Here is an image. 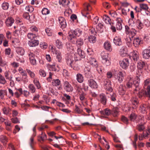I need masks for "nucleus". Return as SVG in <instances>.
<instances>
[{
    "label": "nucleus",
    "instance_id": "nucleus-1",
    "mask_svg": "<svg viewBox=\"0 0 150 150\" xmlns=\"http://www.w3.org/2000/svg\"><path fill=\"white\" fill-rule=\"evenodd\" d=\"M142 75L141 74L138 76H137L135 78V80H134L133 78L131 76H128L127 79L125 88H129L132 87L134 85L135 86L136 88L134 91H137L139 90V83L140 82V77Z\"/></svg>",
    "mask_w": 150,
    "mask_h": 150
},
{
    "label": "nucleus",
    "instance_id": "nucleus-2",
    "mask_svg": "<svg viewBox=\"0 0 150 150\" xmlns=\"http://www.w3.org/2000/svg\"><path fill=\"white\" fill-rule=\"evenodd\" d=\"M101 56L102 59V62L104 65L106 66H110L111 63L108 59V53L104 51H103L101 53Z\"/></svg>",
    "mask_w": 150,
    "mask_h": 150
},
{
    "label": "nucleus",
    "instance_id": "nucleus-3",
    "mask_svg": "<svg viewBox=\"0 0 150 150\" xmlns=\"http://www.w3.org/2000/svg\"><path fill=\"white\" fill-rule=\"evenodd\" d=\"M64 90L67 92H71L73 90V88L71 85L68 81H65L63 83Z\"/></svg>",
    "mask_w": 150,
    "mask_h": 150
},
{
    "label": "nucleus",
    "instance_id": "nucleus-4",
    "mask_svg": "<svg viewBox=\"0 0 150 150\" xmlns=\"http://www.w3.org/2000/svg\"><path fill=\"white\" fill-rule=\"evenodd\" d=\"M120 67L124 69H126L129 64V61L127 59H124L119 62Z\"/></svg>",
    "mask_w": 150,
    "mask_h": 150
},
{
    "label": "nucleus",
    "instance_id": "nucleus-5",
    "mask_svg": "<svg viewBox=\"0 0 150 150\" xmlns=\"http://www.w3.org/2000/svg\"><path fill=\"white\" fill-rule=\"evenodd\" d=\"M51 50L52 52L56 54V58L58 59V61L59 62H61L62 57L60 52L59 51L56 50L52 47H51Z\"/></svg>",
    "mask_w": 150,
    "mask_h": 150
},
{
    "label": "nucleus",
    "instance_id": "nucleus-6",
    "mask_svg": "<svg viewBox=\"0 0 150 150\" xmlns=\"http://www.w3.org/2000/svg\"><path fill=\"white\" fill-rule=\"evenodd\" d=\"M88 84L89 86L92 88L96 89L98 87V85L96 82L92 79H90L88 80Z\"/></svg>",
    "mask_w": 150,
    "mask_h": 150
},
{
    "label": "nucleus",
    "instance_id": "nucleus-7",
    "mask_svg": "<svg viewBox=\"0 0 150 150\" xmlns=\"http://www.w3.org/2000/svg\"><path fill=\"white\" fill-rule=\"evenodd\" d=\"M142 54L143 58L145 59L150 58V50L146 49L144 50L142 53Z\"/></svg>",
    "mask_w": 150,
    "mask_h": 150
},
{
    "label": "nucleus",
    "instance_id": "nucleus-8",
    "mask_svg": "<svg viewBox=\"0 0 150 150\" xmlns=\"http://www.w3.org/2000/svg\"><path fill=\"white\" fill-rule=\"evenodd\" d=\"M58 20L60 27L62 29L65 28L67 24L64 18L63 17H59L58 18Z\"/></svg>",
    "mask_w": 150,
    "mask_h": 150
},
{
    "label": "nucleus",
    "instance_id": "nucleus-9",
    "mask_svg": "<svg viewBox=\"0 0 150 150\" xmlns=\"http://www.w3.org/2000/svg\"><path fill=\"white\" fill-rule=\"evenodd\" d=\"M116 79L120 83H121L123 81L124 76L123 73L121 71H119L115 76Z\"/></svg>",
    "mask_w": 150,
    "mask_h": 150
},
{
    "label": "nucleus",
    "instance_id": "nucleus-10",
    "mask_svg": "<svg viewBox=\"0 0 150 150\" xmlns=\"http://www.w3.org/2000/svg\"><path fill=\"white\" fill-rule=\"evenodd\" d=\"M3 113L6 115H8L11 114V109L8 106L4 107L2 109Z\"/></svg>",
    "mask_w": 150,
    "mask_h": 150
},
{
    "label": "nucleus",
    "instance_id": "nucleus-11",
    "mask_svg": "<svg viewBox=\"0 0 150 150\" xmlns=\"http://www.w3.org/2000/svg\"><path fill=\"white\" fill-rule=\"evenodd\" d=\"M66 62L67 64L71 66L74 62L73 57L71 55H69L66 58Z\"/></svg>",
    "mask_w": 150,
    "mask_h": 150
},
{
    "label": "nucleus",
    "instance_id": "nucleus-12",
    "mask_svg": "<svg viewBox=\"0 0 150 150\" xmlns=\"http://www.w3.org/2000/svg\"><path fill=\"white\" fill-rule=\"evenodd\" d=\"M88 62L93 67H96L98 66L97 61L93 58L90 57L88 60Z\"/></svg>",
    "mask_w": 150,
    "mask_h": 150
},
{
    "label": "nucleus",
    "instance_id": "nucleus-13",
    "mask_svg": "<svg viewBox=\"0 0 150 150\" xmlns=\"http://www.w3.org/2000/svg\"><path fill=\"white\" fill-rule=\"evenodd\" d=\"M131 57L134 62H137L139 59V54L138 52L137 51H134L132 52Z\"/></svg>",
    "mask_w": 150,
    "mask_h": 150
},
{
    "label": "nucleus",
    "instance_id": "nucleus-14",
    "mask_svg": "<svg viewBox=\"0 0 150 150\" xmlns=\"http://www.w3.org/2000/svg\"><path fill=\"white\" fill-rule=\"evenodd\" d=\"M148 108V105L143 104L140 105L139 110L142 113H144L146 112V111Z\"/></svg>",
    "mask_w": 150,
    "mask_h": 150
},
{
    "label": "nucleus",
    "instance_id": "nucleus-15",
    "mask_svg": "<svg viewBox=\"0 0 150 150\" xmlns=\"http://www.w3.org/2000/svg\"><path fill=\"white\" fill-rule=\"evenodd\" d=\"M100 99L101 103L103 105L106 104L107 101L106 97L105 94L101 93L100 95Z\"/></svg>",
    "mask_w": 150,
    "mask_h": 150
},
{
    "label": "nucleus",
    "instance_id": "nucleus-16",
    "mask_svg": "<svg viewBox=\"0 0 150 150\" xmlns=\"http://www.w3.org/2000/svg\"><path fill=\"white\" fill-rule=\"evenodd\" d=\"M100 112L101 115L109 116L111 114V110L108 108L104 109L103 110L100 111Z\"/></svg>",
    "mask_w": 150,
    "mask_h": 150
},
{
    "label": "nucleus",
    "instance_id": "nucleus-17",
    "mask_svg": "<svg viewBox=\"0 0 150 150\" xmlns=\"http://www.w3.org/2000/svg\"><path fill=\"white\" fill-rule=\"evenodd\" d=\"M14 22V19L12 17H8L6 19V23L8 26H11Z\"/></svg>",
    "mask_w": 150,
    "mask_h": 150
},
{
    "label": "nucleus",
    "instance_id": "nucleus-18",
    "mask_svg": "<svg viewBox=\"0 0 150 150\" xmlns=\"http://www.w3.org/2000/svg\"><path fill=\"white\" fill-rule=\"evenodd\" d=\"M125 88L122 84L120 85L118 88V91L119 94L121 95H124L125 94Z\"/></svg>",
    "mask_w": 150,
    "mask_h": 150
},
{
    "label": "nucleus",
    "instance_id": "nucleus-19",
    "mask_svg": "<svg viewBox=\"0 0 150 150\" xmlns=\"http://www.w3.org/2000/svg\"><path fill=\"white\" fill-rule=\"evenodd\" d=\"M127 48L125 46L122 47L120 49L119 53L120 55L123 57L125 56L127 53Z\"/></svg>",
    "mask_w": 150,
    "mask_h": 150
},
{
    "label": "nucleus",
    "instance_id": "nucleus-20",
    "mask_svg": "<svg viewBox=\"0 0 150 150\" xmlns=\"http://www.w3.org/2000/svg\"><path fill=\"white\" fill-rule=\"evenodd\" d=\"M84 72L85 75L87 78H90L92 77V73L90 71V69L85 67L84 69Z\"/></svg>",
    "mask_w": 150,
    "mask_h": 150
},
{
    "label": "nucleus",
    "instance_id": "nucleus-21",
    "mask_svg": "<svg viewBox=\"0 0 150 150\" xmlns=\"http://www.w3.org/2000/svg\"><path fill=\"white\" fill-rule=\"evenodd\" d=\"M76 79L77 81L80 83H82L84 80L83 75L80 73H78L76 75Z\"/></svg>",
    "mask_w": 150,
    "mask_h": 150
},
{
    "label": "nucleus",
    "instance_id": "nucleus-22",
    "mask_svg": "<svg viewBox=\"0 0 150 150\" xmlns=\"http://www.w3.org/2000/svg\"><path fill=\"white\" fill-rule=\"evenodd\" d=\"M106 83L105 84V88L108 91L111 92L113 89L111 87V84L110 81H107Z\"/></svg>",
    "mask_w": 150,
    "mask_h": 150
},
{
    "label": "nucleus",
    "instance_id": "nucleus-23",
    "mask_svg": "<svg viewBox=\"0 0 150 150\" xmlns=\"http://www.w3.org/2000/svg\"><path fill=\"white\" fill-rule=\"evenodd\" d=\"M38 41L36 40H33L28 42L29 45L32 47L36 46L38 45Z\"/></svg>",
    "mask_w": 150,
    "mask_h": 150
},
{
    "label": "nucleus",
    "instance_id": "nucleus-24",
    "mask_svg": "<svg viewBox=\"0 0 150 150\" xmlns=\"http://www.w3.org/2000/svg\"><path fill=\"white\" fill-rule=\"evenodd\" d=\"M142 41L139 38H135L133 41V44L135 47H138L140 45Z\"/></svg>",
    "mask_w": 150,
    "mask_h": 150
},
{
    "label": "nucleus",
    "instance_id": "nucleus-25",
    "mask_svg": "<svg viewBox=\"0 0 150 150\" xmlns=\"http://www.w3.org/2000/svg\"><path fill=\"white\" fill-rule=\"evenodd\" d=\"M0 141L4 145L6 144L8 141V139L5 136L1 135L0 136Z\"/></svg>",
    "mask_w": 150,
    "mask_h": 150
},
{
    "label": "nucleus",
    "instance_id": "nucleus-26",
    "mask_svg": "<svg viewBox=\"0 0 150 150\" xmlns=\"http://www.w3.org/2000/svg\"><path fill=\"white\" fill-rule=\"evenodd\" d=\"M132 104L135 106L134 108H136L139 103V101L137 98L133 97L130 100Z\"/></svg>",
    "mask_w": 150,
    "mask_h": 150
},
{
    "label": "nucleus",
    "instance_id": "nucleus-27",
    "mask_svg": "<svg viewBox=\"0 0 150 150\" xmlns=\"http://www.w3.org/2000/svg\"><path fill=\"white\" fill-rule=\"evenodd\" d=\"M16 51L19 55H23L25 53L24 49L21 47H18L16 48Z\"/></svg>",
    "mask_w": 150,
    "mask_h": 150
},
{
    "label": "nucleus",
    "instance_id": "nucleus-28",
    "mask_svg": "<svg viewBox=\"0 0 150 150\" xmlns=\"http://www.w3.org/2000/svg\"><path fill=\"white\" fill-rule=\"evenodd\" d=\"M114 43L117 45H120L122 44V41L121 38L118 37H115L113 40Z\"/></svg>",
    "mask_w": 150,
    "mask_h": 150
},
{
    "label": "nucleus",
    "instance_id": "nucleus-29",
    "mask_svg": "<svg viewBox=\"0 0 150 150\" xmlns=\"http://www.w3.org/2000/svg\"><path fill=\"white\" fill-rule=\"evenodd\" d=\"M105 49L109 51H111L112 50L110 43L108 41H106L104 44Z\"/></svg>",
    "mask_w": 150,
    "mask_h": 150
},
{
    "label": "nucleus",
    "instance_id": "nucleus-30",
    "mask_svg": "<svg viewBox=\"0 0 150 150\" xmlns=\"http://www.w3.org/2000/svg\"><path fill=\"white\" fill-rule=\"evenodd\" d=\"M103 20L106 23L111 25L112 23L111 20L107 15L103 16Z\"/></svg>",
    "mask_w": 150,
    "mask_h": 150
},
{
    "label": "nucleus",
    "instance_id": "nucleus-31",
    "mask_svg": "<svg viewBox=\"0 0 150 150\" xmlns=\"http://www.w3.org/2000/svg\"><path fill=\"white\" fill-rule=\"evenodd\" d=\"M27 37L28 39H30L31 40H32L36 38L37 36L33 33H30L28 34Z\"/></svg>",
    "mask_w": 150,
    "mask_h": 150
},
{
    "label": "nucleus",
    "instance_id": "nucleus-32",
    "mask_svg": "<svg viewBox=\"0 0 150 150\" xmlns=\"http://www.w3.org/2000/svg\"><path fill=\"white\" fill-rule=\"evenodd\" d=\"M60 81L58 79H54L52 82V84L54 86H58L60 84Z\"/></svg>",
    "mask_w": 150,
    "mask_h": 150
},
{
    "label": "nucleus",
    "instance_id": "nucleus-33",
    "mask_svg": "<svg viewBox=\"0 0 150 150\" xmlns=\"http://www.w3.org/2000/svg\"><path fill=\"white\" fill-rule=\"evenodd\" d=\"M56 46L59 49H62L63 47V44L61 41L57 40L55 42Z\"/></svg>",
    "mask_w": 150,
    "mask_h": 150
},
{
    "label": "nucleus",
    "instance_id": "nucleus-34",
    "mask_svg": "<svg viewBox=\"0 0 150 150\" xmlns=\"http://www.w3.org/2000/svg\"><path fill=\"white\" fill-rule=\"evenodd\" d=\"M74 30H71L68 33V39H71L72 38H75L76 35L74 34Z\"/></svg>",
    "mask_w": 150,
    "mask_h": 150
},
{
    "label": "nucleus",
    "instance_id": "nucleus-35",
    "mask_svg": "<svg viewBox=\"0 0 150 150\" xmlns=\"http://www.w3.org/2000/svg\"><path fill=\"white\" fill-rule=\"evenodd\" d=\"M97 29L100 33H102L103 31V26L101 23H99L97 26Z\"/></svg>",
    "mask_w": 150,
    "mask_h": 150
},
{
    "label": "nucleus",
    "instance_id": "nucleus-36",
    "mask_svg": "<svg viewBox=\"0 0 150 150\" xmlns=\"http://www.w3.org/2000/svg\"><path fill=\"white\" fill-rule=\"evenodd\" d=\"M70 67L75 70H78L79 69V64L77 62L75 61L74 64H72Z\"/></svg>",
    "mask_w": 150,
    "mask_h": 150
},
{
    "label": "nucleus",
    "instance_id": "nucleus-37",
    "mask_svg": "<svg viewBox=\"0 0 150 150\" xmlns=\"http://www.w3.org/2000/svg\"><path fill=\"white\" fill-rule=\"evenodd\" d=\"M28 88L31 93H33L35 92L36 89L33 84H29L28 86Z\"/></svg>",
    "mask_w": 150,
    "mask_h": 150
},
{
    "label": "nucleus",
    "instance_id": "nucleus-38",
    "mask_svg": "<svg viewBox=\"0 0 150 150\" xmlns=\"http://www.w3.org/2000/svg\"><path fill=\"white\" fill-rule=\"evenodd\" d=\"M83 41L82 39L79 38L76 40V45L78 47H80L83 45Z\"/></svg>",
    "mask_w": 150,
    "mask_h": 150
},
{
    "label": "nucleus",
    "instance_id": "nucleus-39",
    "mask_svg": "<svg viewBox=\"0 0 150 150\" xmlns=\"http://www.w3.org/2000/svg\"><path fill=\"white\" fill-rule=\"evenodd\" d=\"M88 40L91 43H94L96 41V37L93 35H91L88 37Z\"/></svg>",
    "mask_w": 150,
    "mask_h": 150
},
{
    "label": "nucleus",
    "instance_id": "nucleus-40",
    "mask_svg": "<svg viewBox=\"0 0 150 150\" xmlns=\"http://www.w3.org/2000/svg\"><path fill=\"white\" fill-rule=\"evenodd\" d=\"M48 68L50 71H57V69L54 64L50 65L48 64L47 65Z\"/></svg>",
    "mask_w": 150,
    "mask_h": 150
},
{
    "label": "nucleus",
    "instance_id": "nucleus-41",
    "mask_svg": "<svg viewBox=\"0 0 150 150\" xmlns=\"http://www.w3.org/2000/svg\"><path fill=\"white\" fill-rule=\"evenodd\" d=\"M136 24L137 28L139 29L142 28L143 25L142 23L139 20H137L136 23Z\"/></svg>",
    "mask_w": 150,
    "mask_h": 150
},
{
    "label": "nucleus",
    "instance_id": "nucleus-42",
    "mask_svg": "<svg viewBox=\"0 0 150 150\" xmlns=\"http://www.w3.org/2000/svg\"><path fill=\"white\" fill-rule=\"evenodd\" d=\"M74 34L76 36H79L82 33V31L79 29H77L74 30Z\"/></svg>",
    "mask_w": 150,
    "mask_h": 150
},
{
    "label": "nucleus",
    "instance_id": "nucleus-43",
    "mask_svg": "<svg viewBox=\"0 0 150 150\" xmlns=\"http://www.w3.org/2000/svg\"><path fill=\"white\" fill-rule=\"evenodd\" d=\"M136 30L135 29H132L130 30V33H129L128 34L130 36L129 37H130L131 38H133L136 34Z\"/></svg>",
    "mask_w": 150,
    "mask_h": 150
},
{
    "label": "nucleus",
    "instance_id": "nucleus-44",
    "mask_svg": "<svg viewBox=\"0 0 150 150\" xmlns=\"http://www.w3.org/2000/svg\"><path fill=\"white\" fill-rule=\"evenodd\" d=\"M77 53L79 56L81 58H84L85 57V54L84 52L82 51L80 48H78L77 49Z\"/></svg>",
    "mask_w": 150,
    "mask_h": 150
},
{
    "label": "nucleus",
    "instance_id": "nucleus-45",
    "mask_svg": "<svg viewBox=\"0 0 150 150\" xmlns=\"http://www.w3.org/2000/svg\"><path fill=\"white\" fill-rule=\"evenodd\" d=\"M39 73L40 75L42 77H45L46 76V73L45 71L42 69H40L39 71Z\"/></svg>",
    "mask_w": 150,
    "mask_h": 150
},
{
    "label": "nucleus",
    "instance_id": "nucleus-46",
    "mask_svg": "<svg viewBox=\"0 0 150 150\" xmlns=\"http://www.w3.org/2000/svg\"><path fill=\"white\" fill-rule=\"evenodd\" d=\"M137 129L139 132H142L145 129L144 124H139L137 126Z\"/></svg>",
    "mask_w": 150,
    "mask_h": 150
},
{
    "label": "nucleus",
    "instance_id": "nucleus-47",
    "mask_svg": "<svg viewBox=\"0 0 150 150\" xmlns=\"http://www.w3.org/2000/svg\"><path fill=\"white\" fill-rule=\"evenodd\" d=\"M34 83L36 86L37 88L39 89L41 88V86L39 81L37 78H34L33 81Z\"/></svg>",
    "mask_w": 150,
    "mask_h": 150
},
{
    "label": "nucleus",
    "instance_id": "nucleus-48",
    "mask_svg": "<svg viewBox=\"0 0 150 150\" xmlns=\"http://www.w3.org/2000/svg\"><path fill=\"white\" fill-rule=\"evenodd\" d=\"M59 3L64 6H68L70 2L69 0H60Z\"/></svg>",
    "mask_w": 150,
    "mask_h": 150
},
{
    "label": "nucleus",
    "instance_id": "nucleus-49",
    "mask_svg": "<svg viewBox=\"0 0 150 150\" xmlns=\"http://www.w3.org/2000/svg\"><path fill=\"white\" fill-rule=\"evenodd\" d=\"M6 83L5 78L1 74H0V83L4 85Z\"/></svg>",
    "mask_w": 150,
    "mask_h": 150
},
{
    "label": "nucleus",
    "instance_id": "nucleus-50",
    "mask_svg": "<svg viewBox=\"0 0 150 150\" xmlns=\"http://www.w3.org/2000/svg\"><path fill=\"white\" fill-rule=\"evenodd\" d=\"M6 93V90L2 89L0 90V97L1 99L4 98L5 95Z\"/></svg>",
    "mask_w": 150,
    "mask_h": 150
},
{
    "label": "nucleus",
    "instance_id": "nucleus-51",
    "mask_svg": "<svg viewBox=\"0 0 150 150\" xmlns=\"http://www.w3.org/2000/svg\"><path fill=\"white\" fill-rule=\"evenodd\" d=\"M0 66L5 68L7 66V62L3 61L1 58H0Z\"/></svg>",
    "mask_w": 150,
    "mask_h": 150
},
{
    "label": "nucleus",
    "instance_id": "nucleus-52",
    "mask_svg": "<svg viewBox=\"0 0 150 150\" xmlns=\"http://www.w3.org/2000/svg\"><path fill=\"white\" fill-rule=\"evenodd\" d=\"M26 71L28 73V74L30 76L31 78H34L35 74L33 72L31 71L30 70L28 69H26Z\"/></svg>",
    "mask_w": 150,
    "mask_h": 150
},
{
    "label": "nucleus",
    "instance_id": "nucleus-53",
    "mask_svg": "<svg viewBox=\"0 0 150 150\" xmlns=\"http://www.w3.org/2000/svg\"><path fill=\"white\" fill-rule=\"evenodd\" d=\"M145 65V62L142 61H140L138 63V66L140 69L143 68Z\"/></svg>",
    "mask_w": 150,
    "mask_h": 150
},
{
    "label": "nucleus",
    "instance_id": "nucleus-54",
    "mask_svg": "<svg viewBox=\"0 0 150 150\" xmlns=\"http://www.w3.org/2000/svg\"><path fill=\"white\" fill-rule=\"evenodd\" d=\"M50 13V11L46 8H44L42 11V13L43 15H47Z\"/></svg>",
    "mask_w": 150,
    "mask_h": 150
},
{
    "label": "nucleus",
    "instance_id": "nucleus-55",
    "mask_svg": "<svg viewBox=\"0 0 150 150\" xmlns=\"http://www.w3.org/2000/svg\"><path fill=\"white\" fill-rule=\"evenodd\" d=\"M40 46L42 49H46L48 45L46 43L42 42L40 43Z\"/></svg>",
    "mask_w": 150,
    "mask_h": 150
},
{
    "label": "nucleus",
    "instance_id": "nucleus-56",
    "mask_svg": "<svg viewBox=\"0 0 150 150\" xmlns=\"http://www.w3.org/2000/svg\"><path fill=\"white\" fill-rule=\"evenodd\" d=\"M145 93L146 96L149 97L150 99V86H147L146 91Z\"/></svg>",
    "mask_w": 150,
    "mask_h": 150
},
{
    "label": "nucleus",
    "instance_id": "nucleus-57",
    "mask_svg": "<svg viewBox=\"0 0 150 150\" xmlns=\"http://www.w3.org/2000/svg\"><path fill=\"white\" fill-rule=\"evenodd\" d=\"M9 7L8 4L7 2L3 3L2 5V7L4 10H7Z\"/></svg>",
    "mask_w": 150,
    "mask_h": 150
},
{
    "label": "nucleus",
    "instance_id": "nucleus-58",
    "mask_svg": "<svg viewBox=\"0 0 150 150\" xmlns=\"http://www.w3.org/2000/svg\"><path fill=\"white\" fill-rule=\"evenodd\" d=\"M74 58L75 61L76 62V61L80 60L81 58L78 54L76 53L74 55Z\"/></svg>",
    "mask_w": 150,
    "mask_h": 150
},
{
    "label": "nucleus",
    "instance_id": "nucleus-59",
    "mask_svg": "<svg viewBox=\"0 0 150 150\" xmlns=\"http://www.w3.org/2000/svg\"><path fill=\"white\" fill-rule=\"evenodd\" d=\"M25 10L29 12H32L34 10L33 7L32 6H27L25 7Z\"/></svg>",
    "mask_w": 150,
    "mask_h": 150
},
{
    "label": "nucleus",
    "instance_id": "nucleus-60",
    "mask_svg": "<svg viewBox=\"0 0 150 150\" xmlns=\"http://www.w3.org/2000/svg\"><path fill=\"white\" fill-rule=\"evenodd\" d=\"M30 29L31 31L33 32H37L38 30V28L34 25L31 26L30 28Z\"/></svg>",
    "mask_w": 150,
    "mask_h": 150
},
{
    "label": "nucleus",
    "instance_id": "nucleus-61",
    "mask_svg": "<svg viewBox=\"0 0 150 150\" xmlns=\"http://www.w3.org/2000/svg\"><path fill=\"white\" fill-rule=\"evenodd\" d=\"M23 18L27 20H29V21H31V20H30V16L28 13L25 12L24 13L23 15Z\"/></svg>",
    "mask_w": 150,
    "mask_h": 150
},
{
    "label": "nucleus",
    "instance_id": "nucleus-62",
    "mask_svg": "<svg viewBox=\"0 0 150 150\" xmlns=\"http://www.w3.org/2000/svg\"><path fill=\"white\" fill-rule=\"evenodd\" d=\"M111 114L114 117L117 116L118 114L117 110L116 109H113L112 111H111Z\"/></svg>",
    "mask_w": 150,
    "mask_h": 150
},
{
    "label": "nucleus",
    "instance_id": "nucleus-63",
    "mask_svg": "<svg viewBox=\"0 0 150 150\" xmlns=\"http://www.w3.org/2000/svg\"><path fill=\"white\" fill-rule=\"evenodd\" d=\"M86 94L83 92H82L81 94H79L80 99L82 101L84 100L85 99Z\"/></svg>",
    "mask_w": 150,
    "mask_h": 150
},
{
    "label": "nucleus",
    "instance_id": "nucleus-64",
    "mask_svg": "<svg viewBox=\"0 0 150 150\" xmlns=\"http://www.w3.org/2000/svg\"><path fill=\"white\" fill-rule=\"evenodd\" d=\"M12 43L15 45H17L20 42V40L18 39L17 38H15L11 41Z\"/></svg>",
    "mask_w": 150,
    "mask_h": 150
}]
</instances>
